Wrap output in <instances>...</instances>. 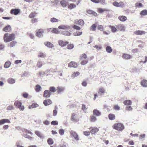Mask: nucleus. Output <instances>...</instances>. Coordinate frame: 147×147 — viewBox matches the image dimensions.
Listing matches in <instances>:
<instances>
[{
    "label": "nucleus",
    "instance_id": "obj_1",
    "mask_svg": "<svg viewBox=\"0 0 147 147\" xmlns=\"http://www.w3.org/2000/svg\"><path fill=\"white\" fill-rule=\"evenodd\" d=\"M15 38V35L13 33H5L3 36L4 41L5 42H7L13 40Z\"/></svg>",
    "mask_w": 147,
    "mask_h": 147
},
{
    "label": "nucleus",
    "instance_id": "obj_37",
    "mask_svg": "<svg viewBox=\"0 0 147 147\" xmlns=\"http://www.w3.org/2000/svg\"><path fill=\"white\" fill-rule=\"evenodd\" d=\"M80 75V73L78 71H76L73 73L71 75V76L75 78Z\"/></svg>",
    "mask_w": 147,
    "mask_h": 147
},
{
    "label": "nucleus",
    "instance_id": "obj_17",
    "mask_svg": "<svg viewBox=\"0 0 147 147\" xmlns=\"http://www.w3.org/2000/svg\"><path fill=\"white\" fill-rule=\"evenodd\" d=\"M93 114L96 116H99L101 115V113L97 109H94L93 111Z\"/></svg>",
    "mask_w": 147,
    "mask_h": 147
},
{
    "label": "nucleus",
    "instance_id": "obj_39",
    "mask_svg": "<svg viewBox=\"0 0 147 147\" xmlns=\"http://www.w3.org/2000/svg\"><path fill=\"white\" fill-rule=\"evenodd\" d=\"M38 105L36 103H33L31 105H30L28 108L29 109L35 108L38 106Z\"/></svg>",
    "mask_w": 147,
    "mask_h": 147
},
{
    "label": "nucleus",
    "instance_id": "obj_55",
    "mask_svg": "<svg viewBox=\"0 0 147 147\" xmlns=\"http://www.w3.org/2000/svg\"><path fill=\"white\" fill-rule=\"evenodd\" d=\"M97 29L101 31H103L104 30L103 27L101 25H98L97 26Z\"/></svg>",
    "mask_w": 147,
    "mask_h": 147
},
{
    "label": "nucleus",
    "instance_id": "obj_12",
    "mask_svg": "<svg viewBox=\"0 0 147 147\" xmlns=\"http://www.w3.org/2000/svg\"><path fill=\"white\" fill-rule=\"evenodd\" d=\"M118 19L119 20L122 22H124L127 20V18L126 16L123 15H121L118 17Z\"/></svg>",
    "mask_w": 147,
    "mask_h": 147
},
{
    "label": "nucleus",
    "instance_id": "obj_56",
    "mask_svg": "<svg viewBox=\"0 0 147 147\" xmlns=\"http://www.w3.org/2000/svg\"><path fill=\"white\" fill-rule=\"evenodd\" d=\"M49 91L50 92H54L56 91V90L54 87L53 86H51L49 88Z\"/></svg>",
    "mask_w": 147,
    "mask_h": 147
},
{
    "label": "nucleus",
    "instance_id": "obj_59",
    "mask_svg": "<svg viewBox=\"0 0 147 147\" xmlns=\"http://www.w3.org/2000/svg\"><path fill=\"white\" fill-rule=\"evenodd\" d=\"M36 66L38 68H40L42 66V62L40 61H38L37 63Z\"/></svg>",
    "mask_w": 147,
    "mask_h": 147
},
{
    "label": "nucleus",
    "instance_id": "obj_6",
    "mask_svg": "<svg viewBox=\"0 0 147 147\" xmlns=\"http://www.w3.org/2000/svg\"><path fill=\"white\" fill-rule=\"evenodd\" d=\"M78 66V64L76 62L71 61L68 64V67H70L77 68Z\"/></svg>",
    "mask_w": 147,
    "mask_h": 147
},
{
    "label": "nucleus",
    "instance_id": "obj_19",
    "mask_svg": "<svg viewBox=\"0 0 147 147\" xmlns=\"http://www.w3.org/2000/svg\"><path fill=\"white\" fill-rule=\"evenodd\" d=\"M140 84L143 87H147V80L145 79L143 80L140 82Z\"/></svg>",
    "mask_w": 147,
    "mask_h": 147
},
{
    "label": "nucleus",
    "instance_id": "obj_13",
    "mask_svg": "<svg viewBox=\"0 0 147 147\" xmlns=\"http://www.w3.org/2000/svg\"><path fill=\"white\" fill-rule=\"evenodd\" d=\"M134 33L136 35H142L145 34L146 32L142 30H138L135 31Z\"/></svg>",
    "mask_w": 147,
    "mask_h": 147
},
{
    "label": "nucleus",
    "instance_id": "obj_58",
    "mask_svg": "<svg viewBox=\"0 0 147 147\" xmlns=\"http://www.w3.org/2000/svg\"><path fill=\"white\" fill-rule=\"evenodd\" d=\"M83 133L86 136H88L90 135V132L89 131H83Z\"/></svg>",
    "mask_w": 147,
    "mask_h": 147
},
{
    "label": "nucleus",
    "instance_id": "obj_45",
    "mask_svg": "<svg viewBox=\"0 0 147 147\" xmlns=\"http://www.w3.org/2000/svg\"><path fill=\"white\" fill-rule=\"evenodd\" d=\"M17 42L15 41H13L11 42L9 45V47H12L15 46Z\"/></svg>",
    "mask_w": 147,
    "mask_h": 147
},
{
    "label": "nucleus",
    "instance_id": "obj_33",
    "mask_svg": "<svg viewBox=\"0 0 147 147\" xmlns=\"http://www.w3.org/2000/svg\"><path fill=\"white\" fill-rule=\"evenodd\" d=\"M140 14L142 16L147 15V10L146 9L143 10L141 11Z\"/></svg>",
    "mask_w": 147,
    "mask_h": 147
},
{
    "label": "nucleus",
    "instance_id": "obj_25",
    "mask_svg": "<svg viewBox=\"0 0 147 147\" xmlns=\"http://www.w3.org/2000/svg\"><path fill=\"white\" fill-rule=\"evenodd\" d=\"M60 4L63 7H66L67 3L64 0H62L60 1Z\"/></svg>",
    "mask_w": 147,
    "mask_h": 147
},
{
    "label": "nucleus",
    "instance_id": "obj_14",
    "mask_svg": "<svg viewBox=\"0 0 147 147\" xmlns=\"http://www.w3.org/2000/svg\"><path fill=\"white\" fill-rule=\"evenodd\" d=\"M51 95V93L49 90H45L44 92L43 96L46 98H49L50 97Z\"/></svg>",
    "mask_w": 147,
    "mask_h": 147
},
{
    "label": "nucleus",
    "instance_id": "obj_38",
    "mask_svg": "<svg viewBox=\"0 0 147 147\" xmlns=\"http://www.w3.org/2000/svg\"><path fill=\"white\" fill-rule=\"evenodd\" d=\"M105 89L103 88H100L98 90V93L99 94H101L105 92Z\"/></svg>",
    "mask_w": 147,
    "mask_h": 147
},
{
    "label": "nucleus",
    "instance_id": "obj_4",
    "mask_svg": "<svg viewBox=\"0 0 147 147\" xmlns=\"http://www.w3.org/2000/svg\"><path fill=\"white\" fill-rule=\"evenodd\" d=\"M90 133L92 134H95L99 131V129L96 127H91L89 128Z\"/></svg>",
    "mask_w": 147,
    "mask_h": 147
},
{
    "label": "nucleus",
    "instance_id": "obj_26",
    "mask_svg": "<svg viewBox=\"0 0 147 147\" xmlns=\"http://www.w3.org/2000/svg\"><path fill=\"white\" fill-rule=\"evenodd\" d=\"M90 120L91 122H94L96 121L97 118L94 115H92L90 116Z\"/></svg>",
    "mask_w": 147,
    "mask_h": 147
},
{
    "label": "nucleus",
    "instance_id": "obj_48",
    "mask_svg": "<svg viewBox=\"0 0 147 147\" xmlns=\"http://www.w3.org/2000/svg\"><path fill=\"white\" fill-rule=\"evenodd\" d=\"M48 144L50 145L52 144L53 143V139L51 138H48L47 140Z\"/></svg>",
    "mask_w": 147,
    "mask_h": 147
},
{
    "label": "nucleus",
    "instance_id": "obj_22",
    "mask_svg": "<svg viewBox=\"0 0 147 147\" xmlns=\"http://www.w3.org/2000/svg\"><path fill=\"white\" fill-rule=\"evenodd\" d=\"M108 118L110 120H113L115 119L116 118L115 115L113 114L110 113L109 114Z\"/></svg>",
    "mask_w": 147,
    "mask_h": 147
},
{
    "label": "nucleus",
    "instance_id": "obj_64",
    "mask_svg": "<svg viewBox=\"0 0 147 147\" xmlns=\"http://www.w3.org/2000/svg\"><path fill=\"white\" fill-rule=\"evenodd\" d=\"M51 124L52 125H56L58 124V122L57 121H52Z\"/></svg>",
    "mask_w": 147,
    "mask_h": 147
},
{
    "label": "nucleus",
    "instance_id": "obj_32",
    "mask_svg": "<svg viewBox=\"0 0 147 147\" xmlns=\"http://www.w3.org/2000/svg\"><path fill=\"white\" fill-rule=\"evenodd\" d=\"M86 12L89 14H92L94 16H96L97 13L94 11L91 10H88L86 11Z\"/></svg>",
    "mask_w": 147,
    "mask_h": 147
},
{
    "label": "nucleus",
    "instance_id": "obj_63",
    "mask_svg": "<svg viewBox=\"0 0 147 147\" xmlns=\"http://www.w3.org/2000/svg\"><path fill=\"white\" fill-rule=\"evenodd\" d=\"M87 109V108L86 107V106L84 104H82V110L84 111L85 112H86V110Z\"/></svg>",
    "mask_w": 147,
    "mask_h": 147
},
{
    "label": "nucleus",
    "instance_id": "obj_16",
    "mask_svg": "<svg viewBox=\"0 0 147 147\" xmlns=\"http://www.w3.org/2000/svg\"><path fill=\"white\" fill-rule=\"evenodd\" d=\"M118 29L120 31H124L125 30L124 26L122 24H119L117 26Z\"/></svg>",
    "mask_w": 147,
    "mask_h": 147
},
{
    "label": "nucleus",
    "instance_id": "obj_27",
    "mask_svg": "<svg viewBox=\"0 0 147 147\" xmlns=\"http://www.w3.org/2000/svg\"><path fill=\"white\" fill-rule=\"evenodd\" d=\"M64 90V88L63 87L59 86L57 87L56 89V90L57 91V93L58 94H59L63 91Z\"/></svg>",
    "mask_w": 147,
    "mask_h": 147
},
{
    "label": "nucleus",
    "instance_id": "obj_36",
    "mask_svg": "<svg viewBox=\"0 0 147 147\" xmlns=\"http://www.w3.org/2000/svg\"><path fill=\"white\" fill-rule=\"evenodd\" d=\"M106 51L108 53H110L112 52L113 50L111 47L109 46H107L106 48Z\"/></svg>",
    "mask_w": 147,
    "mask_h": 147
},
{
    "label": "nucleus",
    "instance_id": "obj_34",
    "mask_svg": "<svg viewBox=\"0 0 147 147\" xmlns=\"http://www.w3.org/2000/svg\"><path fill=\"white\" fill-rule=\"evenodd\" d=\"M11 65V63L9 61H6L5 63L4 67L5 68H9Z\"/></svg>",
    "mask_w": 147,
    "mask_h": 147
},
{
    "label": "nucleus",
    "instance_id": "obj_28",
    "mask_svg": "<svg viewBox=\"0 0 147 147\" xmlns=\"http://www.w3.org/2000/svg\"><path fill=\"white\" fill-rule=\"evenodd\" d=\"M45 45L48 47L52 48L53 47V45L51 42H45L44 43Z\"/></svg>",
    "mask_w": 147,
    "mask_h": 147
},
{
    "label": "nucleus",
    "instance_id": "obj_5",
    "mask_svg": "<svg viewBox=\"0 0 147 147\" xmlns=\"http://www.w3.org/2000/svg\"><path fill=\"white\" fill-rule=\"evenodd\" d=\"M113 5L117 7H123L125 6L124 3L122 1L118 3L117 1H115L113 3Z\"/></svg>",
    "mask_w": 147,
    "mask_h": 147
},
{
    "label": "nucleus",
    "instance_id": "obj_31",
    "mask_svg": "<svg viewBox=\"0 0 147 147\" xmlns=\"http://www.w3.org/2000/svg\"><path fill=\"white\" fill-rule=\"evenodd\" d=\"M109 27L111 29V31L113 32H115L117 30V28L115 27V26L110 25Z\"/></svg>",
    "mask_w": 147,
    "mask_h": 147
},
{
    "label": "nucleus",
    "instance_id": "obj_51",
    "mask_svg": "<svg viewBox=\"0 0 147 147\" xmlns=\"http://www.w3.org/2000/svg\"><path fill=\"white\" fill-rule=\"evenodd\" d=\"M59 132L60 135L62 136L64 134L65 130L62 129H60L59 130Z\"/></svg>",
    "mask_w": 147,
    "mask_h": 147
},
{
    "label": "nucleus",
    "instance_id": "obj_23",
    "mask_svg": "<svg viewBox=\"0 0 147 147\" xmlns=\"http://www.w3.org/2000/svg\"><path fill=\"white\" fill-rule=\"evenodd\" d=\"M70 28L69 26H66L64 25H61L58 27V28L59 29L68 30Z\"/></svg>",
    "mask_w": 147,
    "mask_h": 147
},
{
    "label": "nucleus",
    "instance_id": "obj_52",
    "mask_svg": "<svg viewBox=\"0 0 147 147\" xmlns=\"http://www.w3.org/2000/svg\"><path fill=\"white\" fill-rule=\"evenodd\" d=\"M35 133L40 138H42V135L40 132L38 131H36Z\"/></svg>",
    "mask_w": 147,
    "mask_h": 147
},
{
    "label": "nucleus",
    "instance_id": "obj_35",
    "mask_svg": "<svg viewBox=\"0 0 147 147\" xmlns=\"http://www.w3.org/2000/svg\"><path fill=\"white\" fill-rule=\"evenodd\" d=\"M87 58V55L85 53H83L80 56V59L83 60V59H86Z\"/></svg>",
    "mask_w": 147,
    "mask_h": 147
},
{
    "label": "nucleus",
    "instance_id": "obj_24",
    "mask_svg": "<svg viewBox=\"0 0 147 147\" xmlns=\"http://www.w3.org/2000/svg\"><path fill=\"white\" fill-rule=\"evenodd\" d=\"M11 30V26L9 25H7L3 29V30L5 32H9Z\"/></svg>",
    "mask_w": 147,
    "mask_h": 147
},
{
    "label": "nucleus",
    "instance_id": "obj_50",
    "mask_svg": "<svg viewBox=\"0 0 147 147\" xmlns=\"http://www.w3.org/2000/svg\"><path fill=\"white\" fill-rule=\"evenodd\" d=\"M46 57L45 54L44 53H40L38 55V57L44 58Z\"/></svg>",
    "mask_w": 147,
    "mask_h": 147
},
{
    "label": "nucleus",
    "instance_id": "obj_46",
    "mask_svg": "<svg viewBox=\"0 0 147 147\" xmlns=\"http://www.w3.org/2000/svg\"><path fill=\"white\" fill-rule=\"evenodd\" d=\"M96 24H94L90 27V29L92 31H95L96 30Z\"/></svg>",
    "mask_w": 147,
    "mask_h": 147
},
{
    "label": "nucleus",
    "instance_id": "obj_40",
    "mask_svg": "<svg viewBox=\"0 0 147 147\" xmlns=\"http://www.w3.org/2000/svg\"><path fill=\"white\" fill-rule=\"evenodd\" d=\"M37 13L35 12H31L29 15V17L30 18H33L36 16Z\"/></svg>",
    "mask_w": 147,
    "mask_h": 147
},
{
    "label": "nucleus",
    "instance_id": "obj_43",
    "mask_svg": "<svg viewBox=\"0 0 147 147\" xmlns=\"http://www.w3.org/2000/svg\"><path fill=\"white\" fill-rule=\"evenodd\" d=\"M82 34V32L77 31L73 33V35L75 36H79L81 35Z\"/></svg>",
    "mask_w": 147,
    "mask_h": 147
},
{
    "label": "nucleus",
    "instance_id": "obj_10",
    "mask_svg": "<svg viewBox=\"0 0 147 147\" xmlns=\"http://www.w3.org/2000/svg\"><path fill=\"white\" fill-rule=\"evenodd\" d=\"M44 32V30L40 28L36 32V36L40 37L43 36V33Z\"/></svg>",
    "mask_w": 147,
    "mask_h": 147
},
{
    "label": "nucleus",
    "instance_id": "obj_47",
    "mask_svg": "<svg viewBox=\"0 0 147 147\" xmlns=\"http://www.w3.org/2000/svg\"><path fill=\"white\" fill-rule=\"evenodd\" d=\"M50 21L52 23L57 22L59 21V20L55 18H52L51 19Z\"/></svg>",
    "mask_w": 147,
    "mask_h": 147
},
{
    "label": "nucleus",
    "instance_id": "obj_18",
    "mask_svg": "<svg viewBox=\"0 0 147 147\" xmlns=\"http://www.w3.org/2000/svg\"><path fill=\"white\" fill-rule=\"evenodd\" d=\"M49 30L53 33L57 34L59 33L57 29L55 28H50L49 29Z\"/></svg>",
    "mask_w": 147,
    "mask_h": 147
},
{
    "label": "nucleus",
    "instance_id": "obj_57",
    "mask_svg": "<svg viewBox=\"0 0 147 147\" xmlns=\"http://www.w3.org/2000/svg\"><path fill=\"white\" fill-rule=\"evenodd\" d=\"M94 47L98 50H100L102 48L101 46L100 45H96L94 46Z\"/></svg>",
    "mask_w": 147,
    "mask_h": 147
},
{
    "label": "nucleus",
    "instance_id": "obj_2",
    "mask_svg": "<svg viewBox=\"0 0 147 147\" xmlns=\"http://www.w3.org/2000/svg\"><path fill=\"white\" fill-rule=\"evenodd\" d=\"M113 129L119 131H121L124 129V126L121 123L118 122L115 123L112 126Z\"/></svg>",
    "mask_w": 147,
    "mask_h": 147
},
{
    "label": "nucleus",
    "instance_id": "obj_49",
    "mask_svg": "<svg viewBox=\"0 0 147 147\" xmlns=\"http://www.w3.org/2000/svg\"><path fill=\"white\" fill-rule=\"evenodd\" d=\"M98 12L100 13H102L104 11H107L108 10L106 9H104L101 8H99L98 9Z\"/></svg>",
    "mask_w": 147,
    "mask_h": 147
},
{
    "label": "nucleus",
    "instance_id": "obj_41",
    "mask_svg": "<svg viewBox=\"0 0 147 147\" xmlns=\"http://www.w3.org/2000/svg\"><path fill=\"white\" fill-rule=\"evenodd\" d=\"M74 47V45L72 44H69L68 45L67 47V48L69 50L73 49Z\"/></svg>",
    "mask_w": 147,
    "mask_h": 147
},
{
    "label": "nucleus",
    "instance_id": "obj_44",
    "mask_svg": "<svg viewBox=\"0 0 147 147\" xmlns=\"http://www.w3.org/2000/svg\"><path fill=\"white\" fill-rule=\"evenodd\" d=\"M41 89V87L40 85H37L36 86L35 89L36 92H39L40 90Z\"/></svg>",
    "mask_w": 147,
    "mask_h": 147
},
{
    "label": "nucleus",
    "instance_id": "obj_20",
    "mask_svg": "<svg viewBox=\"0 0 147 147\" xmlns=\"http://www.w3.org/2000/svg\"><path fill=\"white\" fill-rule=\"evenodd\" d=\"M43 103L45 106H47L52 104V102L50 99H47L45 100Z\"/></svg>",
    "mask_w": 147,
    "mask_h": 147
},
{
    "label": "nucleus",
    "instance_id": "obj_42",
    "mask_svg": "<svg viewBox=\"0 0 147 147\" xmlns=\"http://www.w3.org/2000/svg\"><path fill=\"white\" fill-rule=\"evenodd\" d=\"M62 34L66 36H70L71 33L68 31H64L62 32Z\"/></svg>",
    "mask_w": 147,
    "mask_h": 147
},
{
    "label": "nucleus",
    "instance_id": "obj_3",
    "mask_svg": "<svg viewBox=\"0 0 147 147\" xmlns=\"http://www.w3.org/2000/svg\"><path fill=\"white\" fill-rule=\"evenodd\" d=\"M14 105L16 108L19 109L20 111H23L24 109V107L22 105V103L18 100L16 101L14 103Z\"/></svg>",
    "mask_w": 147,
    "mask_h": 147
},
{
    "label": "nucleus",
    "instance_id": "obj_21",
    "mask_svg": "<svg viewBox=\"0 0 147 147\" xmlns=\"http://www.w3.org/2000/svg\"><path fill=\"white\" fill-rule=\"evenodd\" d=\"M71 120L74 122H76L77 121L78 119L76 117V114L75 113H73L72 114Z\"/></svg>",
    "mask_w": 147,
    "mask_h": 147
},
{
    "label": "nucleus",
    "instance_id": "obj_8",
    "mask_svg": "<svg viewBox=\"0 0 147 147\" xmlns=\"http://www.w3.org/2000/svg\"><path fill=\"white\" fill-rule=\"evenodd\" d=\"M20 12V9H11L10 13L11 14L16 15L18 14Z\"/></svg>",
    "mask_w": 147,
    "mask_h": 147
},
{
    "label": "nucleus",
    "instance_id": "obj_62",
    "mask_svg": "<svg viewBox=\"0 0 147 147\" xmlns=\"http://www.w3.org/2000/svg\"><path fill=\"white\" fill-rule=\"evenodd\" d=\"M82 60V61L81 62V64L82 65H85L88 63V61L87 59H84V60Z\"/></svg>",
    "mask_w": 147,
    "mask_h": 147
},
{
    "label": "nucleus",
    "instance_id": "obj_54",
    "mask_svg": "<svg viewBox=\"0 0 147 147\" xmlns=\"http://www.w3.org/2000/svg\"><path fill=\"white\" fill-rule=\"evenodd\" d=\"M72 28L73 29H76L77 30H80L81 28L80 27L76 25H74L73 26Z\"/></svg>",
    "mask_w": 147,
    "mask_h": 147
},
{
    "label": "nucleus",
    "instance_id": "obj_11",
    "mask_svg": "<svg viewBox=\"0 0 147 147\" xmlns=\"http://www.w3.org/2000/svg\"><path fill=\"white\" fill-rule=\"evenodd\" d=\"M59 45L61 47H64L68 44L69 42L67 41L60 40L58 41Z\"/></svg>",
    "mask_w": 147,
    "mask_h": 147
},
{
    "label": "nucleus",
    "instance_id": "obj_60",
    "mask_svg": "<svg viewBox=\"0 0 147 147\" xmlns=\"http://www.w3.org/2000/svg\"><path fill=\"white\" fill-rule=\"evenodd\" d=\"M113 108L115 110H119L120 109V107L117 105H114L113 107Z\"/></svg>",
    "mask_w": 147,
    "mask_h": 147
},
{
    "label": "nucleus",
    "instance_id": "obj_61",
    "mask_svg": "<svg viewBox=\"0 0 147 147\" xmlns=\"http://www.w3.org/2000/svg\"><path fill=\"white\" fill-rule=\"evenodd\" d=\"M14 108L13 106L12 105L9 106L7 108V110L9 111H11Z\"/></svg>",
    "mask_w": 147,
    "mask_h": 147
},
{
    "label": "nucleus",
    "instance_id": "obj_29",
    "mask_svg": "<svg viewBox=\"0 0 147 147\" xmlns=\"http://www.w3.org/2000/svg\"><path fill=\"white\" fill-rule=\"evenodd\" d=\"M123 103L125 105H131L132 104L131 101L129 100L124 101Z\"/></svg>",
    "mask_w": 147,
    "mask_h": 147
},
{
    "label": "nucleus",
    "instance_id": "obj_9",
    "mask_svg": "<svg viewBox=\"0 0 147 147\" xmlns=\"http://www.w3.org/2000/svg\"><path fill=\"white\" fill-rule=\"evenodd\" d=\"M74 23L76 25H79L81 26H83L84 24V21L82 19L76 20Z\"/></svg>",
    "mask_w": 147,
    "mask_h": 147
},
{
    "label": "nucleus",
    "instance_id": "obj_7",
    "mask_svg": "<svg viewBox=\"0 0 147 147\" xmlns=\"http://www.w3.org/2000/svg\"><path fill=\"white\" fill-rule=\"evenodd\" d=\"M70 133L71 136L74 137L76 140L78 141L79 140L78 136L76 132L71 131L70 132Z\"/></svg>",
    "mask_w": 147,
    "mask_h": 147
},
{
    "label": "nucleus",
    "instance_id": "obj_15",
    "mask_svg": "<svg viewBox=\"0 0 147 147\" xmlns=\"http://www.w3.org/2000/svg\"><path fill=\"white\" fill-rule=\"evenodd\" d=\"M122 57L124 59H131L132 58V56L129 54L124 53L123 54Z\"/></svg>",
    "mask_w": 147,
    "mask_h": 147
},
{
    "label": "nucleus",
    "instance_id": "obj_53",
    "mask_svg": "<svg viewBox=\"0 0 147 147\" xmlns=\"http://www.w3.org/2000/svg\"><path fill=\"white\" fill-rule=\"evenodd\" d=\"M8 83L11 84H13L15 82V80L13 79L12 78L9 79L8 80Z\"/></svg>",
    "mask_w": 147,
    "mask_h": 147
},
{
    "label": "nucleus",
    "instance_id": "obj_30",
    "mask_svg": "<svg viewBox=\"0 0 147 147\" xmlns=\"http://www.w3.org/2000/svg\"><path fill=\"white\" fill-rule=\"evenodd\" d=\"M67 7L68 8L70 9H71L76 7V5L73 3H70L68 5Z\"/></svg>",
    "mask_w": 147,
    "mask_h": 147
}]
</instances>
